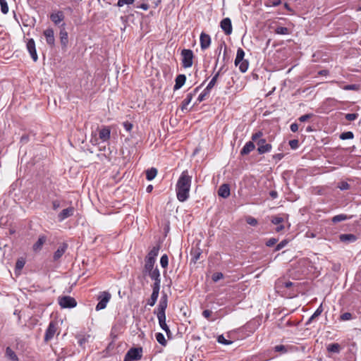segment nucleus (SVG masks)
Listing matches in <instances>:
<instances>
[{"mask_svg":"<svg viewBox=\"0 0 361 361\" xmlns=\"http://www.w3.org/2000/svg\"><path fill=\"white\" fill-rule=\"evenodd\" d=\"M211 37L206 34L205 32H202L200 34V47L202 50H206L207 49L210 45H211Z\"/></svg>","mask_w":361,"mask_h":361,"instance_id":"f8f14e48","label":"nucleus"},{"mask_svg":"<svg viewBox=\"0 0 361 361\" xmlns=\"http://www.w3.org/2000/svg\"><path fill=\"white\" fill-rule=\"evenodd\" d=\"M353 137H354V135L351 131H347V132L342 133L340 135L339 137L341 140H350V139H353Z\"/></svg>","mask_w":361,"mask_h":361,"instance_id":"79ce46f5","label":"nucleus"},{"mask_svg":"<svg viewBox=\"0 0 361 361\" xmlns=\"http://www.w3.org/2000/svg\"><path fill=\"white\" fill-rule=\"evenodd\" d=\"M25 261L23 258L18 259L16 263V273L18 272L20 273L23 267L25 266Z\"/></svg>","mask_w":361,"mask_h":361,"instance_id":"e433bc0d","label":"nucleus"},{"mask_svg":"<svg viewBox=\"0 0 361 361\" xmlns=\"http://www.w3.org/2000/svg\"><path fill=\"white\" fill-rule=\"evenodd\" d=\"M47 241V237L44 235H41L39 236L38 240L36 241V243L32 246V250L35 252H39L44 244Z\"/></svg>","mask_w":361,"mask_h":361,"instance_id":"aec40b11","label":"nucleus"},{"mask_svg":"<svg viewBox=\"0 0 361 361\" xmlns=\"http://www.w3.org/2000/svg\"><path fill=\"white\" fill-rule=\"evenodd\" d=\"M212 312L209 310H204L203 312H202V315L206 318V319H209V317L211 316Z\"/></svg>","mask_w":361,"mask_h":361,"instance_id":"0e129e2a","label":"nucleus"},{"mask_svg":"<svg viewBox=\"0 0 361 361\" xmlns=\"http://www.w3.org/2000/svg\"><path fill=\"white\" fill-rule=\"evenodd\" d=\"M192 176L189 175L188 170L183 171L176 185L177 199L180 202H185L189 197L191 187Z\"/></svg>","mask_w":361,"mask_h":361,"instance_id":"f257e3e1","label":"nucleus"},{"mask_svg":"<svg viewBox=\"0 0 361 361\" xmlns=\"http://www.w3.org/2000/svg\"><path fill=\"white\" fill-rule=\"evenodd\" d=\"M160 327L166 332L169 338L172 337V334L166 323V315L157 317Z\"/></svg>","mask_w":361,"mask_h":361,"instance_id":"a211bd4d","label":"nucleus"},{"mask_svg":"<svg viewBox=\"0 0 361 361\" xmlns=\"http://www.w3.org/2000/svg\"><path fill=\"white\" fill-rule=\"evenodd\" d=\"M186 81V76L184 74L178 75L175 80V85L173 86V90H178L182 87Z\"/></svg>","mask_w":361,"mask_h":361,"instance_id":"5701e85b","label":"nucleus"},{"mask_svg":"<svg viewBox=\"0 0 361 361\" xmlns=\"http://www.w3.org/2000/svg\"><path fill=\"white\" fill-rule=\"evenodd\" d=\"M111 130L108 126H102L99 131V139L103 142H106L110 139Z\"/></svg>","mask_w":361,"mask_h":361,"instance_id":"6ab92c4d","label":"nucleus"},{"mask_svg":"<svg viewBox=\"0 0 361 361\" xmlns=\"http://www.w3.org/2000/svg\"><path fill=\"white\" fill-rule=\"evenodd\" d=\"M168 305V297L166 294L161 297V299L159 302V305L157 308L154 310V313L157 314V316H164L166 315V310Z\"/></svg>","mask_w":361,"mask_h":361,"instance_id":"423d86ee","label":"nucleus"},{"mask_svg":"<svg viewBox=\"0 0 361 361\" xmlns=\"http://www.w3.org/2000/svg\"><path fill=\"white\" fill-rule=\"evenodd\" d=\"M68 249V244L66 243H63L60 246L57 248V250L54 252L53 259L54 262H57L60 259V258L63 256V255L66 252Z\"/></svg>","mask_w":361,"mask_h":361,"instance_id":"f3484780","label":"nucleus"},{"mask_svg":"<svg viewBox=\"0 0 361 361\" xmlns=\"http://www.w3.org/2000/svg\"><path fill=\"white\" fill-rule=\"evenodd\" d=\"M135 0H118L117 5L118 6L121 7L123 6L125 4H132L134 2Z\"/></svg>","mask_w":361,"mask_h":361,"instance_id":"13d9d810","label":"nucleus"},{"mask_svg":"<svg viewBox=\"0 0 361 361\" xmlns=\"http://www.w3.org/2000/svg\"><path fill=\"white\" fill-rule=\"evenodd\" d=\"M47 44L51 47L55 46L54 32L52 28H47L43 32Z\"/></svg>","mask_w":361,"mask_h":361,"instance_id":"1a4fd4ad","label":"nucleus"},{"mask_svg":"<svg viewBox=\"0 0 361 361\" xmlns=\"http://www.w3.org/2000/svg\"><path fill=\"white\" fill-rule=\"evenodd\" d=\"M326 349L328 352L333 353H339L341 351V345L337 343H330L327 345Z\"/></svg>","mask_w":361,"mask_h":361,"instance_id":"c756f323","label":"nucleus"},{"mask_svg":"<svg viewBox=\"0 0 361 361\" xmlns=\"http://www.w3.org/2000/svg\"><path fill=\"white\" fill-rule=\"evenodd\" d=\"M290 128L292 132L295 133L298 130V125L295 123H293L290 125Z\"/></svg>","mask_w":361,"mask_h":361,"instance_id":"69168bd1","label":"nucleus"},{"mask_svg":"<svg viewBox=\"0 0 361 361\" xmlns=\"http://www.w3.org/2000/svg\"><path fill=\"white\" fill-rule=\"evenodd\" d=\"M350 219V216H347L346 214H338V215H336L334 216L331 221L334 224H336V223H338L340 221H345V220H348V219Z\"/></svg>","mask_w":361,"mask_h":361,"instance_id":"473e14b6","label":"nucleus"},{"mask_svg":"<svg viewBox=\"0 0 361 361\" xmlns=\"http://www.w3.org/2000/svg\"><path fill=\"white\" fill-rule=\"evenodd\" d=\"M224 42L221 43V44L218 46L217 49H216V52L218 54V57H217V59H216V62H215L214 69L216 68L217 64H218V63H219V56H220V54H221V50H222V48H223V46H224Z\"/></svg>","mask_w":361,"mask_h":361,"instance_id":"09e8293b","label":"nucleus"},{"mask_svg":"<svg viewBox=\"0 0 361 361\" xmlns=\"http://www.w3.org/2000/svg\"><path fill=\"white\" fill-rule=\"evenodd\" d=\"M323 312L322 304L316 310L314 314L310 317L306 324H310L316 317H319Z\"/></svg>","mask_w":361,"mask_h":361,"instance_id":"72a5a7b5","label":"nucleus"},{"mask_svg":"<svg viewBox=\"0 0 361 361\" xmlns=\"http://www.w3.org/2000/svg\"><path fill=\"white\" fill-rule=\"evenodd\" d=\"M281 4V0H268L267 5L268 6H277Z\"/></svg>","mask_w":361,"mask_h":361,"instance_id":"4d7b16f0","label":"nucleus"},{"mask_svg":"<svg viewBox=\"0 0 361 361\" xmlns=\"http://www.w3.org/2000/svg\"><path fill=\"white\" fill-rule=\"evenodd\" d=\"M155 260H151L149 259H145V266L143 269V274H147L149 271H151L152 270L154 269V264Z\"/></svg>","mask_w":361,"mask_h":361,"instance_id":"bb28decb","label":"nucleus"},{"mask_svg":"<svg viewBox=\"0 0 361 361\" xmlns=\"http://www.w3.org/2000/svg\"><path fill=\"white\" fill-rule=\"evenodd\" d=\"M50 19L54 24L58 25L64 19L63 13L59 11L56 13H51L50 15Z\"/></svg>","mask_w":361,"mask_h":361,"instance_id":"393cba45","label":"nucleus"},{"mask_svg":"<svg viewBox=\"0 0 361 361\" xmlns=\"http://www.w3.org/2000/svg\"><path fill=\"white\" fill-rule=\"evenodd\" d=\"M341 190H346L350 189V185L345 181H341L338 183L337 186Z\"/></svg>","mask_w":361,"mask_h":361,"instance_id":"de8ad7c7","label":"nucleus"},{"mask_svg":"<svg viewBox=\"0 0 361 361\" xmlns=\"http://www.w3.org/2000/svg\"><path fill=\"white\" fill-rule=\"evenodd\" d=\"M312 114H305V115H302L300 117H299L298 120L300 121V122H305V121H307L308 119H310V118H312Z\"/></svg>","mask_w":361,"mask_h":361,"instance_id":"052dcab7","label":"nucleus"},{"mask_svg":"<svg viewBox=\"0 0 361 361\" xmlns=\"http://www.w3.org/2000/svg\"><path fill=\"white\" fill-rule=\"evenodd\" d=\"M27 49L30 54L31 58L34 61H37L38 59L36 48H35V42L33 39H29L27 41L26 44Z\"/></svg>","mask_w":361,"mask_h":361,"instance_id":"9b49d317","label":"nucleus"},{"mask_svg":"<svg viewBox=\"0 0 361 361\" xmlns=\"http://www.w3.org/2000/svg\"><path fill=\"white\" fill-rule=\"evenodd\" d=\"M61 207V202L58 200H55L52 202V208L54 210H57Z\"/></svg>","mask_w":361,"mask_h":361,"instance_id":"e2e57ef3","label":"nucleus"},{"mask_svg":"<svg viewBox=\"0 0 361 361\" xmlns=\"http://www.w3.org/2000/svg\"><path fill=\"white\" fill-rule=\"evenodd\" d=\"M111 298V295L110 293L107 291L101 292L97 297L99 302L96 306V310L99 311L105 309Z\"/></svg>","mask_w":361,"mask_h":361,"instance_id":"39448f33","label":"nucleus"},{"mask_svg":"<svg viewBox=\"0 0 361 361\" xmlns=\"http://www.w3.org/2000/svg\"><path fill=\"white\" fill-rule=\"evenodd\" d=\"M278 241V239L275 238H271L266 242V245L267 247H271L275 245Z\"/></svg>","mask_w":361,"mask_h":361,"instance_id":"bf43d9fd","label":"nucleus"},{"mask_svg":"<svg viewBox=\"0 0 361 361\" xmlns=\"http://www.w3.org/2000/svg\"><path fill=\"white\" fill-rule=\"evenodd\" d=\"M182 66L187 68L192 66L194 54L191 49H184L181 51Z\"/></svg>","mask_w":361,"mask_h":361,"instance_id":"20e7f679","label":"nucleus"},{"mask_svg":"<svg viewBox=\"0 0 361 361\" xmlns=\"http://www.w3.org/2000/svg\"><path fill=\"white\" fill-rule=\"evenodd\" d=\"M257 152L259 154H263L269 152L272 146L270 143H267L265 139H259L257 141Z\"/></svg>","mask_w":361,"mask_h":361,"instance_id":"6e6552de","label":"nucleus"},{"mask_svg":"<svg viewBox=\"0 0 361 361\" xmlns=\"http://www.w3.org/2000/svg\"><path fill=\"white\" fill-rule=\"evenodd\" d=\"M283 221V219L281 216H273L271 219V223L275 225H279L281 224V223Z\"/></svg>","mask_w":361,"mask_h":361,"instance_id":"6e6d98bb","label":"nucleus"},{"mask_svg":"<svg viewBox=\"0 0 361 361\" xmlns=\"http://www.w3.org/2000/svg\"><path fill=\"white\" fill-rule=\"evenodd\" d=\"M87 341V338L85 337H82L79 338L78 343L80 346H83V345Z\"/></svg>","mask_w":361,"mask_h":361,"instance_id":"338daca9","label":"nucleus"},{"mask_svg":"<svg viewBox=\"0 0 361 361\" xmlns=\"http://www.w3.org/2000/svg\"><path fill=\"white\" fill-rule=\"evenodd\" d=\"M56 331V324L54 322H51L46 330L44 335V341L47 342L53 338Z\"/></svg>","mask_w":361,"mask_h":361,"instance_id":"4468645a","label":"nucleus"},{"mask_svg":"<svg viewBox=\"0 0 361 361\" xmlns=\"http://www.w3.org/2000/svg\"><path fill=\"white\" fill-rule=\"evenodd\" d=\"M193 94L189 93L187 94L185 99L182 102L181 109L184 111L187 109L188 105L191 102L192 99Z\"/></svg>","mask_w":361,"mask_h":361,"instance_id":"c9c22d12","label":"nucleus"},{"mask_svg":"<svg viewBox=\"0 0 361 361\" xmlns=\"http://www.w3.org/2000/svg\"><path fill=\"white\" fill-rule=\"evenodd\" d=\"M60 42L61 44L62 49L66 50L68 43V32L65 29V23L61 25V27L59 32Z\"/></svg>","mask_w":361,"mask_h":361,"instance_id":"9d476101","label":"nucleus"},{"mask_svg":"<svg viewBox=\"0 0 361 361\" xmlns=\"http://www.w3.org/2000/svg\"><path fill=\"white\" fill-rule=\"evenodd\" d=\"M123 126L125 128V130L128 132H130L133 128V124L128 121H126L123 123Z\"/></svg>","mask_w":361,"mask_h":361,"instance_id":"680f3d73","label":"nucleus"},{"mask_svg":"<svg viewBox=\"0 0 361 361\" xmlns=\"http://www.w3.org/2000/svg\"><path fill=\"white\" fill-rule=\"evenodd\" d=\"M263 135V133L262 131H257L255 133H253L252 135V142H255L257 143V141H258L259 139H262V137Z\"/></svg>","mask_w":361,"mask_h":361,"instance_id":"c03bdc74","label":"nucleus"},{"mask_svg":"<svg viewBox=\"0 0 361 361\" xmlns=\"http://www.w3.org/2000/svg\"><path fill=\"white\" fill-rule=\"evenodd\" d=\"M220 27L226 35H229L232 33V24L229 18H224L220 23Z\"/></svg>","mask_w":361,"mask_h":361,"instance_id":"2eb2a0df","label":"nucleus"},{"mask_svg":"<svg viewBox=\"0 0 361 361\" xmlns=\"http://www.w3.org/2000/svg\"><path fill=\"white\" fill-rule=\"evenodd\" d=\"M211 89L206 87V88L202 91V92L199 95L197 98V101L199 102H202L208 98Z\"/></svg>","mask_w":361,"mask_h":361,"instance_id":"f704fd0d","label":"nucleus"},{"mask_svg":"<svg viewBox=\"0 0 361 361\" xmlns=\"http://www.w3.org/2000/svg\"><path fill=\"white\" fill-rule=\"evenodd\" d=\"M160 264L163 268H166L169 264V258L167 255L164 254L160 259Z\"/></svg>","mask_w":361,"mask_h":361,"instance_id":"37998d69","label":"nucleus"},{"mask_svg":"<svg viewBox=\"0 0 361 361\" xmlns=\"http://www.w3.org/2000/svg\"><path fill=\"white\" fill-rule=\"evenodd\" d=\"M59 304L62 308H73L77 305V302L71 296H62L59 298Z\"/></svg>","mask_w":361,"mask_h":361,"instance_id":"0eeeda50","label":"nucleus"},{"mask_svg":"<svg viewBox=\"0 0 361 361\" xmlns=\"http://www.w3.org/2000/svg\"><path fill=\"white\" fill-rule=\"evenodd\" d=\"M160 250V245H157L156 246H154L152 249L148 252L147 255L146 256V259H149L151 260H155L156 257L159 254V251Z\"/></svg>","mask_w":361,"mask_h":361,"instance_id":"c85d7f7f","label":"nucleus"},{"mask_svg":"<svg viewBox=\"0 0 361 361\" xmlns=\"http://www.w3.org/2000/svg\"><path fill=\"white\" fill-rule=\"evenodd\" d=\"M224 278V274L221 272H215L213 274L212 279L214 282H217Z\"/></svg>","mask_w":361,"mask_h":361,"instance_id":"8fccbe9b","label":"nucleus"},{"mask_svg":"<svg viewBox=\"0 0 361 361\" xmlns=\"http://www.w3.org/2000/svg\"><path fill=\"white\" fill-rule=\"evenodd\" d=\"M353 318V315L350 312H345L340 316V320L348 321Z\"/></svg>","mask_w":361,"mask_h":361,"instance_id":"5fc2aeb1","label":"nucleus"},{"mask_svg":"<svg viewBox=\"0 0 361 361\" xmlns=\"http://www.w3.org/2000/svg\"><path fill=\"white\" fill-rule=\"evenodd\" d=\"M245 220L247 224L252 226H255L258 224L257 220L251 216H247Z\"/></svg>","mask_w":361,"mask_h":361,"instance_id":"a18cd8bd","label":"nucleus"},{"mask_svg":"<svg viewBox=\"0 0 361 361\" xmlns=\"http://www.w3.org/2000/svg\"><path fill=\"white\" fill-rule=\"evenodd\" d=\"M159 290L160 288L157 287V286L155 287H152V293L150 298L148 300L147 302V304L149 306L152 307L155 305L159 297Z\"/></svg>","mask_w":361,"mask_h":361,"instance_id":"412c9836","label":"nucleus"},{"mask_svg":"<svg viewBox=\"0 0 361 361\" xmlns=\"http://www.w3.org/2000/svg\"><path fill=\"white\" fill-rule=\"evenodd\" d=\"M358 117V114L353 113V114H347L345 116V118L348 121H353L357 119Z\"/></svg>","mask_w":361,"mask_h":361,"instance_id":"3c124183","label":"nucleus"},{"mask_svg":"<svg viewBox=\"0 0 361 361\" xmlns=\"http://www.w3.org/2000/svg\"><path fill=\"white\" fill-rule=\"evenodd\" d=\"M155 337L159 343H160L163 346L166 345L167 341L165 339V337L162 333H157L155 334Z\"/></svg>","mask_w":361,"mask_h":361,"instance_id":"4c0bfd02","label":"nucleus"},{"mask_svg":"<svg viewBox=\"0 0 361 361\" xmlns=\"http://www.w3.org/2000/svg\"><path fill=\"white\" fill-rule=\"evenodd\" d=\"M275 352H279L281 354L286 353L288 352L287 346L283 345H278L274 348Z\"/></svg>","mask_w":361,"mask_h":361,"instance_id":"ea45409f","label":"nucleus"},{"mask_svg":"<svg viewBox=\"0 0 361 361\" xmlns=\"http://www.w3.org/2000/svg\"><path fill=\"white\" fill-rule=\"evenodd\" d=\"M1 11L4 14H7L8 12V6L6 0H0Z\"/></svg>","mask_w":361,"mask_h":361,"instance_id":"a19ab883","label":"nucleus"},{"mask_svg":"<svg viewBox=\"0 0 361 361\" xmlns=\"http://www.w3.org/2000/svg\"><path fill=\"white\" fill-rule=\"evenodd\" d=\"M274 32L277 35H288L289 30L286 27H277L274 30Z\"/></svg>","mask_w":361,"mask_h":361,"instance_id":"58836bf2","label":"nucleus"},{"mask_svg":"<svg viewBox=\"0 0 361 361\" xmlns=\"http://www.w3.org/2000/svg\"><path fill=\"white\" fill-rule=\"evenodd\" d=\"M245 51L242 48H238L237 50L236 57L235 59V66L239 67V70L242 73H245L249 66L247 60L244 59Z\"/></svg>","mask_w":361,"mask_h":361,"instance_id":"f03ea898","label":"nucleus"},{"mask_svg":"<svg viewBox=\"0 0 361 361\" xmlns=\"http://www.w3.org/2000/svg\"><path fill=\"white\" fill-rule=\"evenodd\" d=\"M219 196L227 198L230 195V187L228 184L221 185L218 190Z\"/></svg>","mask_w":361,"mask_h":361,"instance_id":"b1692460","label":"nucleus"},{"mask_svg":"<svg viewBox=\"0 0 361 361\" xmlns=\"http://www.w3.org/2000/svg\"><path fill=\"white\" fill-rule=\"evenodd\" d=\"M75 208L73 207H69L68 208H66L63 209L59 214H58V220L59 221L61 222L64 221L66 219L72 216L74 214Z\"/></svg>","mask_w":361,"mask_h":361,"instance_id":"dca6fc26","label":"nucleus"},{"mask_svg":"<svg viewBox=\"0 0 361 361\" xmlns=\"http://www.w3.org/2000/svg\"><path fill=\"white\" fill-rule=\"evenodd\" d=\"M288 241L287 240H283L279 244H277V245L275 247L274 251L281 250L288 244Z\"/></svg>","mask_w":361,"mask_h":361,"instance_id":"603ef678","label":"nucleus"},{"mask_svg":"<svg viewBox=\"0 0 361 361\" xmlns=\"http://www.w3.org/2000/svg\"><path fill=\"white\" fill-rule=\"evenodd\" d=\"M217 341L219 343H221L224 345H230L233 343L231 341L226 340L223 335H220L218 336Z\"/></svg>","mask_w":361,"mask_h":361,"instance_id":"49530a36","label":"nucleus"},{"mask_svg":"<svg viewBox=\"0 0 361 361\" xmlns=\"http://www.w3.org/2000/svg\"><path fill=\"white\" fill-rule=\"evenodd\" d=\"M339 239L343 243H353L357 240V237L354 234L351 233L341 234L339 235Z\"/></svg>","mask_w":361,"mask_h":361,"instance_id":"cd10ccee","label":"nucleus"},{"mask_svg":"<svg viewBox=\"0 0 361 361\" xmlns=\"http://www.w3.org/2000/svg\"><path fill=\"white\" fill-rule=\"evenodd\" d=\"M290 147L293 149H296L299 147V142L297 139H293L289 141L288 142Z\"/></svg>","mask_w":361,"mask_h":361,"instance_id":"864d4df0","label":"nucleus"},{"mask_svg":"<svg viewBox=\"0 0 361 361\" xmlns=\"http://www.w3.org/2000/svg\"><path fill=\"white\" fill-rule=\"evenodd\" d=\"M255 148V145L254 144V142L249 141L246 142V144L244 145V147L240 150V155L245 156L250 153L252 151H253Z\"/></svg>","mask_w":361,"mask_h":361,"instance_id":"4be33fe9","label":"nucleus"},{"mask_svg":"<svg viewBox=\"0 0 361 361\" xmlns=\"http://www.w3.org/2000/svg\"><path fill=\"white\" fill-rule=\"evenodd\" d=\"M147 274H148L149 276L152 280L154 281V282L152 285V287H155L157 286V287L160 288V283H161L160 273H159V270L157 268V267H156L154 268V269L147 273Z\"/></svg>","mask_w":361,"mask_h":361,"instance_id":"ddd939ff","label":"nucleus"},{"mask_svg":"<svg viewBox=\"0 0 361 361\" xmlns=\"http://www.w3.org/2000/svg\"><path fill=\"white\" fill-rule=\"evenodd\" d=\"M356 89H357V87H356L355 85H348L344 87V90H354Z\"/></svg>","mask_w":361,"mask_h":361,"instance_id":"774afa93","label":"nucleus"},{"mask_svg":"<svg viewBox=\"0 0 361 361\" xmlns=\"http://www.w3.org/2000/svg\"><path fill=\"white\" fill-rule=\"evenodd\" d=\"M224 71V65H223L219 71L214 74L209 84L207 85V87L210 88L211 90L216 85L217 80L219 77L220 76L221 73Z\"/></svg>","mask_w":361,"mask_h":361,"instance_id":"a878e982","label":"nucleus"},{"mask_svg":"<svg viewBox=\"0 0 361 361\" xmlns=\"http://www.w3.org/2000/svg\"><path fill=\"white\" fill-rule=\"evenodd\" d=\"M142 348H131L124 356L123 361H139L142 357Z\"/></svg>","mask_w":361,"mask_h":361,"instance_id":"7ed1b4c3","label":"nucleus"},{"mask_svg":"<svg viewBox=\"0 0 361 361\" xmlns=\"http://www.w3.org/2000/svg\"><path fill=\"white\" fill-rule=\"evenodd\" d=\"M6 356L11 361H18V356L16 355V353L10 347H7L6 349Z\"/></svg>","mask_w":361,"mask_h":361,"instance_id":"2f4dec72","label":"nucleus"},{"mask_svg":"<svg viewBox=\"0 0 361 361\" xmlns=\"http://www.w3.org/2000/svg\"><path fill=\"white\" fill-rule=\"evenodd\" d=\"M157 169L152 167L146 171V178L147 180H152L157 175Z\"/></svg>","mask_w":361,"mask_h":361,"instance_id":"7c9ffc66","label":"nucleus"}]
</instances>
